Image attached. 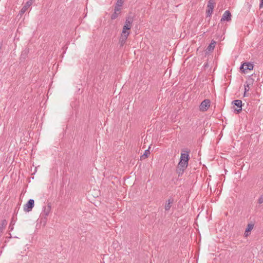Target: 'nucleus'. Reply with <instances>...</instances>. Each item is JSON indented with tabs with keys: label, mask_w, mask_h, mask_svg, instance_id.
Returning a JSON list of instances; mask_svg holds the SVG:
<instances>
[{
	"label": "nucleus",
	"mask_w": 263,
	"mask_h": 263,
	"mask_svg": "<svg viewBox=\"0 0 263 263\" xmlns=\"http://www.w3.org/2000/svg\"><path fill=\"white\" fill-rule=\"evenodd\" d=\"M188 165V162L179 161L176 168V173L178 176L182 175Z\"/></svg>",
	"instance_id": "obj_1"
},
{
	"label": "nucleus",
	"mask_w": 263,
	"mask_h": 263,
	"mask_svg": "<svg viewBox=\"0 0 263 263\" xmlns=\"http://www.w3.org/2000/svg\"><path fill=\"white\" fill-rule=\"evenodd\" d=\"M133 18L131 16H128L126 18L125 24L123 27L122 31H125V32H130L132 24L133 23Z\"/></svg>",
	"instance_id": "obj_2"
},
{
	"label": "nucleus",
	"mask_w": 263,
	"mask_h": 263,
	"mask_svg": "<svg viewBox=\"0 0 263 263\" xmlns=\"http://www.w3.org/2000/svg\"><path fill=\"white\" fill-rule=\"evenodd\" d=\"M215 6V0H209L206 10V17H211Z\"/></svg>",
	"instance_id": "obj_3"
},
{
	"label": "nucleus",
	"mask_w": 263,
	"mask_h": 263,
	"mask_svg": "<svg viewBox=\"0 0 263 263\" xmlns=\"http://www.w3.org/2000/svg\"><path fill=\"white\" fill-rule=\"evenodd\" d=\"M129 33L130 32H125V31H122V33L120 37L119 42L120 47H123L125 44Z\"/></svg>",
	"instance_id": "obj_4"
},
{
	"label": "nucleus",
	"mask_w": 263,
	"mask_h": 263,
	"mask_svg": "<svg viewBox=\"0 0 263 263\" xmlns=\"http://www.w3.org/2000/svg\"><path fill=\"white\" fill-rule=\"evenodd\" d=\"M232 104L236 106L238 109L234 108V112L236 114H239L242 111V101L240 100H235L232 101Z\"/></svg>",
	"instance_id": "obj_5"
},
{
	"label": "nucleus",
	"mask_w": 263,
	"mask_h": 263,
	"mask_svg": "<svg viewBox=\"0 0 263 263\" xmlns=\"http://www.w3.org/2000/svg\"><path fill=\"white\" fill-rule=\"evenodd\" d=\"M51 205L50 203L47 204V206L43 207V211L41 213V216L44 217L45 219V223L46 222V220L48 216L51 211Z\"/></svg>",
	"instance_id": "obj_6"
},
{
	"label": "nucleus",
	"mask_w": 263,
	"mask_h": 263,
	"mask_svg": "<svg viewBox=\"0 0 263 263\" xmlns=\"http://www.w3.org/2000/svg\"><path fill=\"white\" fill-rule=\"evenodd\" d=\"M211 101L209 99L204 100L199 106V109L202 111H206L210 107Z\"/></svg>",
	"instance_id": "obj_7"
},
{
	"label": "nucleus",
	"mask_w": 263,
	"mask_h": 263,
	"mask_svg": "<svg viewBox=\"0 0 263 263\" xmlns=\"http://www.w3.org/2000/svg\"><path fill=\"white\" fill-rule=\"evenodd\" d=\"M34 205V201L33 199H29L24 206V210L25 212H30Z\"/></svg>",
	"instance_id": "obj_8"
},
{
	"label": "nucleus",
	"mask_w": 263,
	"mask_h": 263,
	"mask_svg": "<svg viewBox=\"0 0 263 263\" xmlns=\"http://www.w3.org/2000/svg\"><path fill=\"white\" fill-rule=\"evenodd\" d=\"M32 1L33 0H29L28 1L25 5L22 7L21 10L20 11L18 15H20V16H22L26 11L27 9L32 4Z\"/></svg>",
	"instance_id": "obj_9"
},
{
	"label": "nucleus",
	"mask_w": 263,
	"mask_h": 263,
	"mask_svg": "<svg viewBox=\"0 0 263 263\" xmlns=\"http://www.w3.org/2000/svg\"><path fill=\"white\" fill-rule=\"evenodd\" d=\"M253 67L254 66L253 64L250 62H247L242 64L241 65L240 69L242 72H245L247 70H252Z\"/></svg>",
	"instance_id": "obj_10"
},
{
	"label": "nucleus",
	"mask_w": 263,
	"mask_h": 263,
	"mask_svg": "<svg viewBox=\"0 0 263 263\" xmlns=\"http://www.w3.org/2000/svg\"><path fill=\"white\" fill-rule=\"evenodd\" d=\"M232 15L230 11L227 10L223 14L222 17L220 20L221 22L224 21L230 22L231 20Z\"/></svg>",
	"instance_id": "obj_11"
},
{
	"label": "nucleus",
	"mask_w": 263,
	"mask_h": 263,
	"mask_svg": "<svg viewBox=\"0 0 263 263\" xmlns=\"http://www.w3.org/2000/svg\"><path fill=\"white\" fill-rule=\"evenodd\" d=\"M183 152H184L185 153H182L181 154L180 161H183V162H188L189 163V160L190 159V157H189V154L190 153V151H183Z\"/></svg>",
	"instance_id": "obj_12"
},
{
	"label": "nucleus",
	"mask_w": 263,
	"mask_h": 263,
	"mask_svg": "<svg viewBox=\"0 0 263 263\" xmlns=\"http://www.w3.org/2000/svg\"><path fill=\"white\" fill-rule=\"evenodd\" d=\"M253 81L254 80L253 79H251L246 82V84H245V92L243 95L244 97L247 96L246 93L247 92L249 91L250 89V85H252Z\"/></svg>",
	"instance_id": "obj_13"
},
{
	"label": "nucleus",
	"mask_w": 263,
	"mask_h": 263,
	"mask_svg": "<svg viewBox=\"0 0 263 263\" xmlns=\"http://www.w3.org/2000/svg\"><path fill=\"white\" fill-rule=\"evenodd\" d=\"M174 203V199L170 197L166 201L164 209L165 211H168L170 210L173 203Z\"/></svg>",
	"instance_id": "obj_14"
},
{
	"label": "nucleus",
	"mask_w": 263,
	"mask_h": 263,
	"mask_svg": "<svg viewBox=\"0 0 263 263\" xmlns=\"http://www.w3.org/2000/svg\"><path fill=\"white\" fill-rule=\"evenodd\" d=\"M121 8H119V6H115L114 9V12L112 14L111 16V20H115L117 17H118L119 14L120 13Z\"/></svg>",
	"instance_id": "obj_15"
},
{
	"label": "nucleus",
	"mask_w": 263,
	"mask_h": 263,
	"mask_svg": "<svg viewBox=\"0 0 263 263\" xmlns=\"http://www.w3.org/2000/svg\"><path fill=\"white\" fill-rule=\"evenodd\" d=\"M254 224L252 223H248L247 227V228L246 229L244 236L245 237H247L249 235L250 232L251 231V230L253 229Z\"/></svg>",
	"instance_id": "obj_16"
},
{
	"label": "nucleus",
	"mask_w": 263,
	"mask_h": 263,
	"mask_svg": "<svg viewBox=\"0 0 263 263\" xmlns=\"http://www.w3.org/2000/svg\"><path fill=\"white\" fill-rule=\"evenodd\" d=\"M7 224L8 222L7 220L4 219L2 221L0 226V237H1L2 234L3 233V232L5 229Z\"/></svg>",
	"instance_id": "obj_17"
},
{
	"label": "nucleus",
	"mask_w": 263,
	"mask_h": 263,
	"mask_svg": "<svg viewBox=\"0 0 263 263\" xmlns=\"http://www.w3.org/2000/svg\"><path fill=\"white\" fill-rule=\"evenodd\" d=\"M216 44V42L214 41V40H212L211 42V43L209 44V45L206 48V51L209 52H211L213 51L215 44Z\"/></svg>",
	"instance_id": "obj_18"
},
{
	"label": "nucleus",
	"mask_w": 263,
	"mask_h": 263,
	"mask_svg": "<svg viewBox=\"0 0 263 263\" xmlns=\"http://www.w3.org/2000/svg\"><path fill=\"white\" fill-rule=\"evenodd\" d=\"M150 154L149 150L146 149L145 151L144 154L141 156V159H145L148 157V156Z\"/></svg>",
	"instance_id": "obj_19"
},
{
	"label": "nucleus",
	"mask_w": 263,
	"mask_h": 263,
	"mask_svg": "<svg viewBox=\"0 0 263 263\" xmlns=\"http://www.w3.org/2000/svg\"><path fill=\"white\" fill-rule=\"evenodd\" d=\"M123 3V0H118L117 3L115 6H119V8H121Z\"/></svg>",
	"instance_id": "obj_20"
},
{
	"label": "nucleus",
	"mask_w": 263,
	"mask_h": 263,
	"mask_svg": "<svg viewBox=\"0 0 263 263\" xmlns=\"http://www.w3.org/2000/svg\"><path fill=\"white\" fill-rule=\"evenodd\" d=\"M258 203L261 204L263 203V195L260 196L257 201Z\"/></svg>",
	"instance_id": "obj_21"
},
{
	"label": "nucleus",
	"mask_w": 263,
	"mask_h": 263,
	"mask_svg": "<svg viewBox=\"0 0 263 263\" xmlns=\"http://www.w3.org/2000/svg\"><path fill=\"white\" fill-rule=\"evenodd\" d=\"M13 225H14V223H13L12 221H11V222L9 225V229L10 231H12L13 230Z\"/></svg>",
	"instance_id": "obj_22"
},
{
	"label": "nucleus",
	"mask_w": 263,
	"mask_h": 263,
	"mask_svg": "<svg viewBox=\"0 0 263 263\" xmlns=\"http://www.w3.org/2000/svg\"><path fill=\"white\" fill-rule=\"evenodd\" d=\"M263 7V0H260V4H259V7L261 8Z\"/></svg>",
	"instance_id": "obj_23"
},
{
	"label": "nucleus",
	"mask_w": 263,
	"mask_h": 263,
	"mask_svg": "<svg viewBox=\"0 0 263 263\" xmlns=\"http://www.w3.org/2000/svg\"><path fill=\"white\" fill-rule=\"evenodd\" d=\"M247 5L248 6V8L250 9L251 7V5L249 3H247Z\"/></svg>",
	"instance_id": "obj_24"
}]
</instances>
